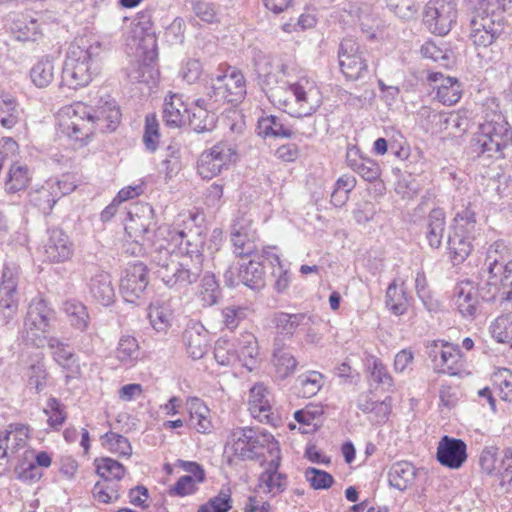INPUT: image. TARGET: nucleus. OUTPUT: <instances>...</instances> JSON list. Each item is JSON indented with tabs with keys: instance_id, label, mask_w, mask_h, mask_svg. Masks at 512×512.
Wrapping results in <instances>:
<instances>
[{
	"instance_id": "f257e3e1",
	"label": "nucleus",
	"mask_w": 512,
	"mask_h": 512,
	"mask_svg": "<svg viewBox=\"0 0 512 512\" xmlns=\"http://www.w3.org/2000/svg\"><path fill=\"white\" fill-rule=\"evenodd\" d=\"M252 62L258 84L269 100L290 116H311L322 105L321 92L313 80H293L288 65L256 48Z\"/></svg>"
},
{
	"instance_id": "f03ea898",
	"label": "nucleus",
	"mask_w": 512,
	"mask_h": 512,
	"mask_svg": "<svg viewBox=\"0 0 512 512\" xmlns=\"http://www.w3.org/2000/svg\"><path fill=\"white\" fill-rule=\"evenodd\" d=\"M120 118L121 113L114 100L105 101L96 107L75 102L60 110L59 130L62 135L83 146L96 131H115Z\"/></svg>"
},
{
	"instance_id": "7ed1b4c3",
	"label": "nucleus",
	"mask_w": 512,
	"mask_h": 512,
	"mask_svg": "<svg viewBox=\"0 0 512 512\" xmlns=\"http://www.w3.org/2000/svg\"><path fill=\"white\" fill-rule=\"evenodd\" d=\"M512 146V129L500 112L487 113L485 121L470 140L468 153L472 158H504V150Z\"/></svg>"
},
{
	"instance_id": "20e7f679",
	"label": "nucleus",
	"mask_w": 512,
	"mask_h": 512,
	"mask_svg": "<svg viewBox=\"0 0 512 512\" xmlns=\"http://www.w3.org/2000/svg\"><path fill=\"white\" fill-rule=\"evenodd\" d=\"M151 261L157 277L170 289L178 292L197 282L200 277V266L196 260L191 263L187 259L179 257L171 248H165L163 242H154L151 252Z\"/></svg>"
},
{
	"instance_id": "39448f33",
	"label": "nucleus",
	"mask_w": 512,
	"mask_h": 512,
	"mask_svg": "<svg viewBox=\"0 0 512 512\" xmlns=\"http://www.w3.org/2000/svg\"><path fill=\"white\" fill-rule=\"evenodd\" d=\"M93 47L83 39L73 41L66 52L63 63L61 84L70 89L87 86L96 73Z\"/></svg>"
},
{
	"instance_id": "423d86ee",
	"label": "nucleus",
	"mask_w": 512,
	"mask_h": 512,
	"mask_svg": "<svg viewBox=\"0 0 512 512\" xmlns=\"http://www.w3.org/2000/svg\"><path fill=\"white\" fill-rule=\"evenodd\" d=\"M508 249L504 242L496 241L487 250L485 266L489 273L488 284L496 292L488 300L499 301L504 310H512V260L504 263Z\"/></svg>"
},
{
	"instance_id": "0eeeda50",
	"label": "nucleus",
	"mask_w": 512,
	"mask_h": 512,
	"mask_svg": "<svg viewBox=\"0 0 512 512\" xmlns=\"http://www.w3.org/2000/svg\"><path fill=\"white\" fill-rule=\"evenodd\" d=\"M54 318L55 312L46 300L42 298L33 299L28 306L24 319L22 339L35 347L44 346Z\"/></svg>"
},
{
	"instance_id": "6e6552de",
	"label": "nucleus",
	"mask_w": 512,
	"mask_h": 512,
	"mask_svg": "<svg viewBox=\"0 0 512 512\" xmlns=\"http://www.w3.org/2000/svg\"><path fill=\"white\" fill-rule=\"evenodd\" d=\"M206 95L215 104L242 102L246 95L244 75L235 67H228L223 74L211 77Z\"/></svg>"
},
{
	"instance_id": "1a4fd4ad",
	"label": "nucleus",
	"mask_w": 512,
	"mask_h": 512,
	"mask_svg": "<svg viewBox=\"0 0 512 512\" xmlns=\"http://www.w3.org/2000/svg\"><path fill=\"white\" fill-rule=\"evenodd\" d=\"M191 231L185 233L184 230L174 228L170 225H162L155 232V242L165 244V248H171L172 252L183 259L195 263L199 262L200 272L203 271V241L197 238L194 242L190 240Z\"/></svg>"
},
{
	"instance_id": "9d476101",
	"label": "nucleus",
	"mask_w": 512,
	"mask_h": 512,
	"mask_svg": "<svg viewBox=\"0 0 512 512\" xmlns=\"http://www.w3.org/2000/svg\"><path fill=\"white\" fill-rule=\"evenodd\" d=\"M259 259V253L256 257L240 258L236 264L225 271V283L230 287L243 284L254 291L263 289L266 284V273Z\"/></svg>"
},
{
	"instance_id": "9b49d317",
	"label": "nucleus",
	"mask_w": 512,
	"mask_h": 512,
	"mask_svg": "<svg viewBox=\"0 0 512 512\" xmlns=\"http://www.w3.org/2000/svg\"><path fill=\"white\" fill-rule=\"evenodd\" d=\"M367 50L351 37L344 38L338 49L339 66L348 80L363 79L368 74Z\"/></svg>"
},
{
	"instance_id": "f8f14e48",
	"label": "nucleus",
	"mask_w": 512,
	"mask_h": 512,
	"mask_svg": "<svg viewBox=\"0 0 512 512\" xmlns=\"http://www.w3.org/2000/svg\"><path fill=\"white\" fill-rule=\"evenodd\" d=\"M236 158L237 152L232 143L219 142L201 153L197 161V172L203 179H212L223 169H228Z\"/></svg>"
},
{
	"instance_id": "ddd939ff",
	"label": "nucleus",
	"mask_w": 512,
	"mask_h": 512,
	"mask_svg": "<svg viewBox=\"0 0 512 512\" xmlns=\"http://www.w3.org/2000/svg\"><path fill=\"white\" fill-rule=\"evenodd\" d=\"M457 15V0H429L423 22L431 33L444 36L456 22Z\"/></svg>"
},
{
	"instance_id": "4468645a",
	"label": "nucleus",
	"mask_w": 512,
	"mask_h": 512,
	"mask_svg": "<svg viewBox=\"0 0 512 512\" xmlns=\"http://www.w3.org/2000/svg\"><path fill=\"white\" fill-rule=\"evenodd\" d=\"M29 429L23 424H11L0 432V475L10 467L13 460H17L27 448Z\"/></svg>"
},
{
	"instance_id": "2eb2a0df",
	"label": "nucleus",
	"mask_w": 512,
	"mask_h": 512,
	"mask_svg": "<svg viewBox=\"0 0 512 512\" xmlns=\"http://www.w3.org/2000/svg\"><path fill=\"white\" fill-rule=\"evenodd\" d=\"M148 285L147 267L142 262L129 263L120 280V293L128 303H136Z\"/></svg>"
},
{
	"instance_id": "dca6fc26",
	"label": "nucleus",
	"mask_w": 512,
	"mask_h": 512,
	"mask_svg": "<svg viewBox=\"0 0 512 512\" xmlns=\"http://www.w3.org/2000/svg\"><path fill=\"white\" fill-rule=\"evenodd\" d=\"M256 230L251 219L244 216L237 218L231 228V242L236 256L256 257L258 247L256 245Z\"/></svg>"
},
{
	"instance_id": "f3484780",
	"label": "nucleus",
	"mask_w": 512,
	"mask_h": 512,
	"mask_svg": "<svg viewBox=\"0 0 512 512\" xmlns=\"http://www.w3.org/2000/svg\"><path fill=\"white\" fill-rule=\"evenodd\" d=\"M493 12H486L483 15L475 14L471 20L470 38L477 46L487 47L499 36L502 24L501 15Z\"/></svg>"
},
{
	"instance_id": "a211bd4d",
	"label": "nucleus",
	"mask_w": 512,
	"mask_h": 512,
	"mask_svg": "<svg viewBox=\"0 0 512 512\" xmlns=\"http://www.w3.org/2000/svg\"><path fill=\"white\" fill-rule=\"evenodd\" d=\"M19 268L15 264H6L2 272L0 283V314L4 319H10L18 310L16 288Z\"/></svg>"
},
{
	"instance_id": "6ab92c4d",
	"label": "nucleus",
	"mask_w": 512,
	"mask_h": 512,
	"mask_svg": "<svg viewBox=\"0 0 512 512\" xmlns=\"http://www.w3.org/2000/svg\"><path fill=\"white\" fill-rule=\"evenodd\" d=\"M497 449L487 447L480 454L479 464L487 475H498L501 483L512 481V448H506L499 465H497Z\"/></svg>"
},
{
	"instance_id": "aec40b11",
	"label": "nucleus",
	"mask_w": 512,
	"mask_h": 512,
	"mask_svg": "<svg viewBox=\"0 0 512 512\" xmlns=\"http://www.w3.org/2000/svg\"><path fill=\"white\" fill-rule=\"evenodd\" d=\"M125 231L131 237H144L155 226L154 210L148 203H136L127 211Z\"/></svg>"
},
{
	"instance_id": "412c9836",
	"label": "nucleus",
	"mask_w": 512,
	"mask_h": 512,
	"mask_svg": "<svg viewBox=\"0 0 512 512\" xmlns=\"http://www.w3.org/2000/svg\"><path fill=\"white\" fill-rule=\"evenodd\" d=\"M74 245L68 235L61 229L48 230V238L43 246L44 259L50 263H63L69 260Z\"/></svg>"
},
{
	"instance_id": "4be33fe9",
	"label": "nucleus",
	"mask_w": 512,
	"mask_h": 512,
	"mask_svg": "<svg viewBox=\"0 0 512 512\" xmlns=\"http://www.w3.org/2000/svg\"><path fill=\"white\" fill-rule=\"evenodd\" d=\"M436 458L450 469H459L467 460V445L461 439L443 436L438 443Z\"/></svg>"
},
{
	"instance_id": "5701e85b",
	"label": "nucleus",
	"mask_w": 512,
	"mask_h": 512,
	"mask_svg": "<svg viewBox=\"0 0 512 512\" xmlns=\"http://www.w3.org/2000/svg\"><path fill=\"white\" fill-rule=\"evenodd\" d=\"M273 397L268 388L262 383H256L249 391L248 409L252 417L260 422L273 424L276 420L272 412Z\"/></svg>"
},
{
	"instance_id": "b1692460",
	"label": "nucleus",
	"mask_w": 512,
	"mask_h": 512,
	"mask_svg": "<svg viewBox=\"0 0 512 512\" xmlns=\"http://www.w3.org/2000/svg\"><path fill=\"white\" fill-rule=\"evenodd\" d=\"M46 342L54 361L67 372L66 378L80 377L79 359L69 345L57 337H49Z\"/></svg>"
},
{
	"instance_id": "393cba45",
	"label": "nucleus",
	"mask_w": 512,
	"mask_h": 512,
	"mask_svg": "<svg viewBox=\"0 0 512 512\" xmlns=\"http://www.w3.org/2000/svg\"><path fill=\"white\" fill-rule=\"evenodd\" d=\"M454 304L459 313L469 319H474L481 310L478 290L471 282H460L454 287Z\"/></svg>"
},
{
	"instance_id": "a878e982",
	"label": "nucleus",
	"mask_w": 512,
	"mask_h": 512,
	"mask_svg": "<svg viewBox=\"0 0 512 512\" xmlns=\"http://www.w3.org/2000/svg\"><path fill=\"white\" fill-rule=\"evenodd\" d=\"M182 339L186 351L192 359H201L206 354L209 347V333L202 323L189 321Z\"/></svg>"
},
{
	"instance_id": "bb28decb",
	"label": "nucleus",
	"mask_w": 512,
	"mask_h": 512,
	"mask_svg": "<svg viewBox=\"0 0 512 512\" xmlns=\"http://www.w3.org/2000/svg\"><path fill=\"white\" fill-rule=\"evenodd\" d=\"M428 81L436 91V98L444 105L450 106L460 100L462 89L456 78L444 76L441 72H432L428 75Z\"/></svg>"
},
{
	"instance_id": "cd10ccee",
	"label": "nucleus",
	"mask_w": 512,
	"mask_h": 512,
	"mask_svg": "<svg viewBox=\"0 0 512 512\" xmlns=\"http://www.w3.org/2000/svg\"><path fill=\"white\" fill-rule=\"evenodd\" d=\"M88 288L91 297L98 304L109 307L115 302L116 291L109 273L98 270L91 276Z\"/></svg>"
},
{
	"instance_id": "c85d7f7f",
	"label": "nucleus",
	"mask_w": 512,
	"mask_h": 512,
	"mask_svg": "<svg viewBox=\"0 0 512 512\" xmlns=\"http://www.w3.org/2000/svg\"><path fill=\"white\" fill-rule=\"evenodd\" d=\"M11 33L18 41H36L41 36V26L37 18L28 13L11 15Z\"/></svg>"
},
{
	"instance_id": "c756f323",
	"label": "nucleus",
	"mask_w": 512,
	"mask_h": 512,
	"mask_svg": "<svg viewBox=\"0 0 512 512\" xmlns=\"http://www.w3.org/2000/svg\"><path fill=\"white\" fill-rule=\"evenodd\" d=\"M234 353L236 361H239L243 367L252 371L258 364L259 356L256 337L250 332L242 333L234 344Z\"/></svg>"
},
{
	"instance_id": "7c9ffc66",
	"label": "nucleus",
	"mask_w": 512,
	"mask_h": 512,
	"mask_svg": "<svg viewBox=\"0 0 512 512\" xmlns=\"http://www.w3.org/2000/svg\"><path fill=\"white\" fill-rule=\"evenodd\" d=\"M272 323L278 335L291 338L299 327H307L312 323V317L306 313L277 312Z\"/></svg>"
},
{
	"instance_id": "2f4dec72",
	"label": "nucleus",
	"mask_w": 512,
	"mask_h": 512,
	"mask_svg": "<svg viewBox=\"0 0 512 512\" xmlns=\"http://www.w3.org/2000/svg\"><path fill=\"white\" fill-rule=\"evenodd\" d=\"M187 409L189 412V426L198 433L208 434L213 429L210 409L199 398L192 397L187 400Z\"/></svg>"
},
{
	"instance_id": "473e14b6",
	"label": "nucleus",
	"mask_w": 512,
	"mask_h": 512,
	"mask_svg": "<svg viewBox=\"0 0 512 512\" xmlns=\"http://www.w3.org/2000/svg\"><path fill=\"white\" fill-rule=\"evenodd\" d=\"M347 165L364 180L372 182L380 177V166L373 159L363 157L357 148H351L346 154Z\"/></svg>"
},
{
	"instance_id": "72a5a7b5",
	"label": "nucleus",
	"mask_w": 512,
	"mask_h": 512,
	"mask_svg": "<svg viewBox=\"0 0 512 512\" xmlns=\"http://www.w3.org/2000/svg\"><path fill=\"white\" fill-rule=\"evenodd\" d=\"M188 112L182 95L174 93L165 98L162 117L167 126L181 127L186 122Z\"/></svg>"
},
{
	"instance_id": "f704fd0d",
	"label": "nucleus",
	"mask_w": 512,
	"mask_h": 512,
	"mask_svg": "<svg viewBox=\"0 0 512 512\" xmlns=\"http://www.w3.org/2000/svg\"><path fill=\"white\" fill-rule=\"evenodd\" d=\"M251 433L252 427H238L231 431L227 449L231 450L233 456L240 460H252Z\"/></svg>"
},
{
	"instance_id": "c9c22d12",
	"label": "nucleus",
	"mask_w": 512,
	"mask_h": 512,
	"mask_svg": "<svg viewBox=\"0 0 512 512\" xmlns=\"http://www.w3.org/2000/svg\"><path fill=\"white\" fill-rule=\"evenodd\" d=\"M446 228L445 212L441 208L433 209L426 220L425 236L431 248L438 249L442 244V239Z\"/></svg>"
},
{
	"instance_id": "e433bc0d",
	"label": "nucleus",
	"mask_w": 512,
	"mask_h": 512,
	"mask_svg": "<svg viewBox=\"0 0 512 512\" xmlns=\"http://www.w3.org/2000/svg\"><path fill=\"white\" fill-rule=\"evenodd\" d=\"M57 189V186H50L47 182L46 185L29 193V203L44 215H49L61 198V191Z\"/></svg>"
},
{
	"instance_id": "4c0bfd02",
	"label": "nucleus",
	"mask_w": 512,
	"mask_h": 512,
	"mask_svg": "<svg viewBox=\"0 0 512 512\" xmlns=\"http://www.w3.org/2000/svg\"><path fill=\"white\" fill-rule=\"evenodd\" d=\"M415 477L416 469L412 463L408 461L394 463L388 472L389 484L400 491H404L410 487Z\"/></svg>"
},
{
	"instance_id": "58836bf2",
	"label": "nucleus",
	"mask_w": 512,
	"mask_h": 512,
	"mask_svg": "<svg viewBox=\"0 0 512 512\" xmlns=\"http://www.w3.org/2000/svg\"><path fill=\"white\" fill-rule=\"evenodd\" d=\"M258 134L263 137L290 138L293 135L290 127L275 115H264L257 122Z\"/></svg>"
},
{
	"instance_id": "ea45409f",
	"label": "nucleus",
	"mask_w": 512,
	"mask_h": 512,
	"mask_svg": "<svg viewBox=\"0 0 512 512\" xmlns=\"http://www.w3.org/2000/svg\"><path fill=\"white\" fill-rule=\"evenodd\" d=\"M14 472L17 479L25 483H35L43 476L41 469L33 461V450H25L22 453L14 466Z\"/></svg>"
},
{
	"instance_id": "a19ab883",
	"label": "nucleus",
	"mask_w": 512,
	"mask_h": 512,
	"mask_svg": "<svg viewBox=\"0 0 512 512\" xmlns=\"http://www.w3.org/2000/svg\"><path fill=\"white\" fill-rule=\"evenodd\" d=\"M29 76L31 82L37 88H46L54 80L55 65L51 57L45 56L37 61L30 69Z\"/></svg>"
},
{
	"instance_id": "79ce46f5",
	"label": "nucleus",
	"mask_w": 512,
	"mask_h": 512,
	"mask_svg": "<svg viewBox=\"0 0 512 512\" xmlns=\"http://www.w3.org/2000/svg\"><path fill=\"white\" fill-rule=\"evenodd\" d=\"M148 318L157 332L166 331L172 324L173 311L166 301H156L148 308Z\"/></svg>"
},
{
	"instance_id": "37998d69",
	"label": "nucleus",
	"mask_w": 512,
	"mask_h": 512,
	"mask_svg": "<svg viewBox=\"0 0 512 512\" xmlns=\"http://www.w3.org/2000/svg\"><path fill=\"white\" fill-rule=\"evenodd\" d=\"M273 363L275 366L277 377L285 379L294 373L297 360L293 355L283 351L282 343L279 338H275L273 348Z\"/></svg>"
},
{
	"instance_id": "c03bdc74",
	"label": "nucleus",
	"mask_w": 512,
	"mask_h": 512,
	"mask_svg": "<svg viewBox=\"0 0 512 512\" xmlns=\"http://www.w3.org/2000/svg\"><path fill=\"white\" fill-rule=\"evenodd\" d=\"M474 237L462 234L459 232H453L448 237V249L450 250L451 259L454 265H458L464 262L472 251L471 240Z\"/></svg>"
},
{
	"instance_id": "a18cd8bd",
	"label": "nucleus",
	"mask_w": 512,
	"mask_h": 512,
	"mask_svg": "<svg viewBox=\"0 0 512 512\" xmlns=\"http://www.w3.org/2000/svg\"><path fill=\"white\" fill-rule=\"evenodd\" d=\"M251 436L252 460L262 455L264 449H267L271 455H274V452H279L278 442L271 433L259 428H252Z\"/></svg>"
},
{
	"instance_id": "49530a36",
	"label": "nucleus",
	"mask_w": 512,
	"mask_h": 512,
	"mask_svg": "<svg viewBox=\"0 0 512 512\" xmlns=\"http://www.w3.org/2000/svg\"><path fill=\"white\" fill-rule=\"evenodd\" d=\"M462 354L459 347L449 343L440 359H437V370L440 373L457 375L462 370Z\"/></svg>"
},
{
	"instance_id": "de8ad7c7",
	"label": "nucleus",
	"mask_w": 512,
	"mask_h": 512,
	"mask_svg": "<svg viewBox=\"0 0 512 512\" xmlns=\"http://www.w3.org/2000/svg\"><path fill=\"white\" fill-rule=\"evenodd\" d=\"M31 180L29 169L26 165L13 164L5 179V190L8 193H17L27 188Z\"/></svg>"
},
{
	"instance_id": "09e8293b",
	"label": "nucleus",
	"mask_w": 512,
	"mask_h": 512,
	"mask_svg": "<svg viewBox=\"0 0 512 512\" xmlns=\"http://www.w3.org/2000/svg\"><path fill=\"white\" fill-rule=\"evenodd\" d=\"M385 305L388 310L396 316L403 315L407 312L408 299L406 292L404 289L398 287L396 280L392 281L387 287Z\"/></svg>"
},
{
	"instance_id": "8fccbe9b",
	"label": "nucleus",
	"mask_w": 512,
	"mask_h": 512,
	"mask_svg": "<svg viewBox=\"0 0 512 512\" xmlns=\"http://www.w3.org/2000/svg\"><path fill=\"white\" fill-rule=\"evenodd\" d=\"M21 110L16 99L8 94L0 96V125L11 129L20 121Z\"/></svg>"
},
{
	"instance_id": "3c124183",
	"label": "nucleus",
	"mask_w": 512,
	"mask_h": 512,
	"mask_svg": "<svg viewBox=\"0 0 512 512\" xmlns=\"http://www.w3.org/2000/svg\"><path fill=\"white\" fill-rule=\"evenodd\" d=\"M63 310L72 327L80 331L87 329L90 318L87 308L83 303L74 299L67 300L63 304Z\"/></svg>"
},
{
	"instance_id": "603ef678",
	"label": "nucleus",
	"mask_w": 512,
	"mask_h": 512,
	"mask_svg": "<svg viewBox=\"0 0 512 512\" xmlns=\"http://www.w3.org/2000/svg\"><path fill=\"white\" fill-rule=\"evenodd\" d=\"M186 118L189 126L198 133L211 131L215 127V116L207 107L199 106L189 109Z\"/></svg>"
},
{
	"instance_id": "864d4df0",
	"label": "nucleus",
	"mask_w": 512,
	"mask_h": 512,
	"mask_svg": "<svg viewBox=\"0 0 512 512\" xmlns=\"http://www.w3.org/2000/svg\"><path fill=\"white\" fill-rule=\"evenodd\" d=\"M96 472L102 480L119 482L126 473V468L117 460L109 457L95 460Z\"/></svg>"
},
{
	"instance_id": "5fc2aeb1",
	"label": "nucleus",
	"mask_w": 512,
	"mask_h": 512,
	"mask_svg": "<svg viewBox=\"0 0 512 512\" xmlns=\"http://www.w3.org/2000/svg\"><path fill=\"white\" fill-rule=\"evenodd\" d=\"M453 232H459L475 238L477 232L476 211L471 203L456 213Z\"/></svg>"
},
{
	"instance_id": "6e6d98bb",
	"label": "nucleus",
	"mask_w": 512,
	"mask_h": 512,
	"mask_svg": "<svg viewBox=\"0 0 512 512\" xmlns=\"http://www.w3.org/2000/svg\"><path fill=\"white\" fill-rule=\"evenodd\" d=\"M261 257L269 260L272 265H276L273 270V276L276 277L275 289L281 293L285 291L290 284V275L286 268H284L279 256L271 248L262 250Z\"/></svg>"
},
{
	"instance_id": "4d7b16f0",
	"label": "nucleus",
	"mask_w": 512,
	"mask_h": 512,
	"mask_svg": "<svg viewBox=\"0 0 512 512\" xmlns=\"http://www.w3.org/2000/svg\"><path fill=\"white\" fill-rule=\"evenodd\" d=\"M367 369L373 382L381 385L386 390H390L393 387L392 376L380 359L375 356L367 358Z\"/></svg>"
},
{
	"instance_id": "13d9d810",
	"label": "nucleus",
	"mask_w": 512,
	"mask_h": 512,
	"mask_svg": "<svg viewBox=\"0 0 512 512\" xmlns=\"http://www.w3.org/2000/svg\"><path fill=\"white\" fill-rule=\"evenodd\" d=\"M116 358L125 365H132L139 357V345L136 338L122 336L116 349Z\"/></svg>"
},
{
	"instance_id": "bf43d9fd",
	"label": "nucleus",
	"mask_w": 512,
	"mask_h": 512,
	"mask_svg": "<svg viewBox=\"0 0 512 512\" xmlns=\"http://www.w3.org/2000/svg\"><path fill=\"white\" fill-rule=\"evenodd\" d=\"M323 385V375L317 371H309L301 374L297 378L299 393L304 398H310L316 395Z\"/></svg>"
},
{
	"instance_id": "052dcab7",
	"label": "nucleus",
	"mask_w": 512,
	"mask_h": 512,
	"mask_svg": "<svg viewBox=\"0 0 512 512\" xmlns=\"http://www.w3.org/2000/svg\"><path fill=\"white\" fill-rule=\"evenodd\" d=\"M120 485L117 482H109L100 479L95 483L92 495L99 503L109 504L120 498Z\"/></svg>"
},
{
	"instance_id": "680f3d73",
	"label": "nucleus",
	"mask_w": 512,
	"mask_h": 512,
	"mask_svg": "<svg viewBox=\"0 0 512 512\" xmlns=\"http://www.w3.org/2000/svg\"><path fill=\"white\" fill-rule=\"evenodd\" d=\"M219 284L211 273H205L201 279L199 298L202 305L209 307L214 305L219 298Z\"/></svg>"
},
{
	"instance_id": "e2e57ef3",
	"label": "nucleus",
	"mask_w": 512,
	"mask_h": 512,
	"mask_svg": "<svg viewBox=\"0 0 512 512\" xmlns=\"http://www.w3.org/2000/svg\"><path fill=\"white\" fill-rule=\"evenodd\" d=\"M102 445L110 452L120 456L130 457L132 454V446L129 440L117 433L107 432L101 436Z\"/></svg>"
},
{
	"instance_id": "0e129e2a",
	"label": "nucleus",
	"mask_w": 512,
	"mask_h": 512,
	"mask_svg": "<svg viewBox=\"0 0 512 512\" xmlns=\"http://www.w3.org/2000/svg\"><path fill=\"white\" fill-rule=\"evenodd\" d=\"M512 330V315L503 314L497 317L490 326V332L499 343H506Z\"/></svg>"
},
{
	"instance_id": "69168bd1",
	"label": "nucleus",
	"mask_w": 512,
	"mask_h": 512,
	"mask_svg": "<svg viewBox=\"0 0 512 512\" xmlns=\"http://www.w3.org/2000/svg\"><path fill=\"white\" fill-rule=\"evenodd\" d=\"M44 413L48 415V423L52 428L58 429L66 420L64 405L55 397H50Z\"/></svg>"
},
{
	"instance_id": "338daca9",
	"label": "nucleus",
	"mask_w": 512,
	"mask_h": 512,
	"mask_svg": "<svg viewBox=\"0 0 512 512\" xmlns=\"http://www.w3.org/2000/svg\"><path fill=\"white\" fill-rule=\"evenodd\" d=\"M160 139L159 124L154 115H147L145 119V129L143 142L147 150L154 152L157 149Z\"/></svg>"
},
{
	"instance_id": "774afa93",
	"label": "nucleus",
	"mask_w": 512,
	"mask_h": 512,
	"mask_svg": "<svg viewBox=\"0 0 512 512\" xmlns=\"http://www.w3.org/2000/svg\"><path fill=\"white\" fill-rule=\"evenodd\" d=\"M231 502L230 493L221 490L217 496L212 497L207 503L201 505L198 512H228L232 507Z\"/></svg>"
}]
</instances>
